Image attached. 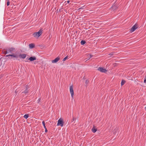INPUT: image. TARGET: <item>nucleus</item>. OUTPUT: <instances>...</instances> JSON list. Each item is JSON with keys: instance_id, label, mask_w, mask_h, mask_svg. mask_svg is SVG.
Returning a JSON list of instances; mask_svg holds the SVG:
<instances>
[{"instance_id": "28", "label": "nucleus", "mask_w": 146, "mask_h": 146, "mask_svg": "<svg viewBox=\"0 0 146 146\" xmlns=\"http://www.w3.org/2000/svg\"><path fill=\"white\" fill-rule=\"evenodd\" d=\"M90 58H91L92 57V55H90Z\"/></svg>"}, {"instance_id": "27", "label": "nucleus", "mask_w": 146, "mask_h": 146, "mask_svg": "<svg viewBox=\"0 0 146 146\" xmlns=\"http://www.w3.org/2000/svg\"><path fill=\"white\" fill-rule=\"evenodd\" d=\"M108 55L109 56V57H110L112 55V54H109Z\"/></svg>"}, {"instance_id": "14", "label": "nucleus", "mask_w": 146, "mask_h": 146, "mask_svg": "<svg viewBox=\"0 0 146 146\" xmlns=\"http://www.w3.org/2000/svg\"><path fill=\"white\" fill-rule=\"evenodd\" d=\"M125 83V81L123 80H122L121 82V86H122Z\"/></svg>"}, {"instance_id": "31", "label": "nucleus", "mask_w": 146, "mask_h": 146, "mask_svg": "<svg viewBox=\"0 0 146 146\" xmlns=\"http://www.w3.org/2000/svg\"><path fill=\"white\" fill-rule=\"evenodd\" d=\"M90 57L89 58H88L87 60H89L90 59Z\"/></svg>"}, {"instance_id": "17", "label": "nucleus", "mask_w": 146, "mask_h": 146, "mask_svg": "<svg viewBox=\"0 0 146 146\" xmlns=\"http://www.w3.org/2000/svg\"><path fill=\"white\" fill-rule=\"evenodd\" d=\"M29 117V115L28 114H25L24 116V118L25 119H27Z\"/></svg>"}, {"instance_id": "8", "label": "nucleus", "mask_w": 146, "mask_h": 146, "mask_svg": "<svg viewBox=\"0 0 146 146\" xmlns=\"http://www.w3.org/2000/svg\"><path fill=\"white\" fill-rule=\"evenodd\" d=\"M26 55L25 54H22L19 55V56L20 58L24 59L26 57Z\"/></svg>"}, {"instance_id": "10", "label": "nucleus", "mask_w": 146, "mask_h": 146, "mask_svg": "<svg viewBox=\"0 0 146 146\" xmlns=\"http://www.w3.org/2000/svg\"><path fill=\"white\" fill-rule=\"evenodd\" d=\"M117 7L115 5H113V6L111 7V9L113 11L117 9Z\"/></svg>"}, {"instance_id": "33", "label": "nucleus", "mask_w": 146, "mask_h": 146, "mask_svg": "<svg viewBox=\"0 0 146 146\" xmlns=\"http://www.w3.org/2000/svg\"><path fill=\"white\" fill-rule=\"evenodd\" d=\"M145 110H146V106L145 108Z\"/></svg>"}, {"instance_id": "15", "label": "nucleus", "mask_w": 146, "mask_h": 146, "mask_svg": "<svg viewBox=\"0 0 146 146\" xmlns=\"http://www.w3.org/2000/svg\"><path fill=\"white\" fill-rule=\"evenodd\" d=\"M80 43L82 45H84L86 43V42L84 40H82L81 41Z\"/></svg>"}, {"instance_id": "5", "label": "nucleus", "mask_w": 146, "mask_h": 146, "mask_svg": "<svg viewBox=\"0 0 146 146\" xmlns=\"http://www.w3.org/2000/svg\"><path fill=\"white\" fill-rule=\"evenodd\" d=\"M98 70L100 72L105 73L107 72V70L105 69L104 68L102 67H99Z\"/></svg>"}, {"instance_id": "16", "label": "nucleus", "mask_w": 146, "mask_h": 146, "mask_svg": "<svg viewBox=\"0 0 146 146\" xmlns=\"http://www.w3.org/2000/svg\"><path fill=\"white\" fill-rule=\"evenodd\" d=\"M11 56L15 58H17L18 57V56L17 55H15L14 54H11Z\"/></svg>"}, {"instance_id": "25", "label": "nucleus", "mask_w": 146, "mask_h": 146, "mask_svg": "<svg viewBox=\"0 0 146 146\" xmlns=\"http://www.w3.org/2000/svg\"><path fill=\"white\" fill-rule=\"evenodd\" d=\"M45 128V132H47L48 131H47V129H46V127H45V128Z\"/></svg>"}, {"instance_id": "7", "label": "nucleus", "mask_w": 146, "mask_h": 146, "mask_svg": "<svg viewBox=\"0 0 146 146\" xmlns=\"http://www.w3.org/2000/svg\"><path fill=\"white\" fill-rule=\"evenodd\" d=\"M14 49L13 48H11L8 49L6 51V54L9 53L11 52H12L13 51V50H14Z\"/></svg>"}, {"instance_id": "4", "label": "nucleus", "mask_w": 146, "mask_h": 146, "mask_svg": "<svg viewBox=\"0 0 146 146\" xmlns=\"http://www.w3.org/2000/svg\"><path fill=\"white\" fill-rule=\"evenodd\" d=\"M63 122L61 119H60L58 121L57 125H60L62 127L63 126Z\"/></svg>"}, {"instance_id": "9", "label": "nucleus", "mask_w": 146, "mask_h": 146, "mask_svg": "<svg viewBox=\"0 0 146 146\" xmlns=\"http://www.w3.org/2000/svg\"><path fill=\"white\" fill-rule=\"evenodd\" d=\"M36 59V58L35 56L30 57L29 59V60L31 61H33L34 60H35Z\"/></svg>"}, {"instance_id": "23", "label": "nucleus", "mask_w": 146, "mask_h": 146, "mask_svg": "<svg viewBox=\"0 0 146 146\" xmlns=\"http://www.w3.org/2000/svg\"><path fill=\"white\" fill-rule=\"evenodd\" d=\"M9 4H10V2H9V1H7V6H9Z\"/></svg>"}, {"instance_id": "19", "label": "nucleus", "mask_w": 146, "mask_h": 146, "mask_svg": "<svg viewBox=\"0 0 146 146\" xmlns=\"http://www.w3.org/2000/svg\"><path fill=\"white\" fill-rule=\"evenodd\" d=\"M68 58V56H66V57H65L63 59V60L62 61H65V60H66V59Z\"/></svg>"}, {"instance_id": "18", "label": "nucleus", "mask_w": 146, "mask_h": 146, "mask_svg": "<svg viewBox=\"0 0 146 146\" xmlns=\"http://www.w3.org/2000/svg\"><path fill=\"white\" fill-rule=\"evenodd\" d=\"M42 124L44 126V128H45V127H46V126H45V122L44 121H43L42 122Z\"/></svg>"}, {"instance_id": "2", "label": "nucleus", "mask_w": 146, "mask_h": 146, "mask_svg": "<svg viewBox=\"0 0 146 146\" xmlns=\"http://www.w3.org/2000/svg\"><path fill=\"white\" fill-rule=\"evenodd\" d=\"M138 27V25L135 24L131 29L130 32L131 33L134 32Z\"/></svg>"}, {"instance_id": "11", "label": "nucleus", "mask_w": 146, "mask_h": 146, "mask_svg": "<svg viewBox=\"0 0 146 146\" xmlns=\"http://www.w3.org/2000/svg\"><path fill=\"white\" fill-rule=\"evenodd\" d=\"M29 48H33L35 46V45L34 44L31 43L29 45Z\"/></svg>"}, {"instance_id": "29", "label": "nucleus", "mask_w": 146, "mask_h": 146, "mask_svg": "<svg viewBox=\"0 0 146 146\" xmlns=\"http://www.w3.org/2000/svg\"><path fill=\"white\" fill-rule=\"evenodd\" d=\"M144 83H146V79H145L144 80Z\"/></svg>"}, {"instance_id": "22", "label": "nucleus", "mask_w": 146, "mask_h": 146, "mask_svg": "<svg viewBox=\"0 0 146 146\" xmlns=\"http://www.w3.org/2000/svg\"><path fill=\"white\" fill-rule=\"evenodd\" d=\"M117 130V129L116 128L114 129V133H116Z\"/></svg>"}, {"instance_id": "32", "label": "nucleus", "mask_w": 146, "mask_h": 146, "mask_svg": "<svg viewBox=\"0 0 146 146\" xmlns=\"http://www.w3.org/2000/svg\"><path fill=\"white\" fill-rule=\"evenodd\" d=\"M87 80H86V83H87Z\"/></svg>"}, {"instance_id": "30", "label": "nucleus", "mask_w": 146, "mask_h": 146, "mask_svg": "<svg viewBox=\"0 0 146 146\" xmlns=\"http://www.w3.org/2000/svg\"><path fill=\"white\" fill-rule=\"evenodd\" d=\"M69 2H70V1H67V3H69Z\"/></svg>"}, {"instance_id": "6", "label": "nucleus", "mask_w": 146, "mask_h": 146, "mask_svg": "<svg viewBox=\"0 0 146 146\" xmlns=\"http://www.w3.org/2000/svg\"><path fill=\"white\" fill-rule=\"evenodd\" d=\"M60 58L59 57H58L54 60H52V63H56L57 62L60 60Z\"/></svg>"}, {"instance_id": "21", "label": "nucleus", "mask_w": 146, "mask_h": 146, "mask_svg": "<svg viewBox=\"0 0 146 146\" xmlns=\"http://www.w3.org/2000/svg\"><path fill=\"white\" fill-rule=\"evenodd\" d=\"M84 6H83L82 7L80 8L79 9H84Z\"/></svg>"}, {"instance_id": "26", "label": "nucleus", "mask_w": 146, "mask_h": 146, "mask_svg": "<svg viewBox=\"0 0 146 146\" xmlns=\"http://www.w3.org/2000/svg\"><path fill=\"white\" fill-rule=\"evenodd\" d=\"M40 100H41V99L40 98L38 99V103H39L40 101Z\"/></svg>"}, {"instance_id": "13", "label": "nucleus", "mask_w": 146, "mask_h": 146, "mask_svg": "<svg viewBox=\"0 0 146 146\" xmlns=\"http://www.w3.org/2000/svg\"><path fill=\"white\" fill-rule=\"evenodd\" d=\"M92 131L93 133H95L97 131V129L94 127H93L92 129Z\"/></svg>"}, {"instance_id": "3", "label": "nucleus", "mask_w": 146, "mask_h": 146, "mask_svg": "<svg viewBox=\"0 0 146 146\" xmlns=\"http://www.w3.org/2000/svg\"><path fill=\"white\" fill-rule=\"evenodd\" d=\"M73 86L72 85L71 86L70 88V92L71 94V96L72 98H73L74 96V90L73 88Z\"/></svg>"}, {"instance_id": "20", "label": "nucleus", "mask_w": 146, "mask_h": 146, "mask_svg": "<svg viewBox=\"0 0 146 146\" xmlns=\"http://www.w3.org/2000/svg\"><path fill=\"white\" fill-rule=\"evenodd\" d=\"M76 120V118H75L74 117H73L72 119V122L74 121H75Z\"/></svg>"}, {"instance_id": "12", "label": "nucleus", "mask_w": 146, "mask_h": 146, "mask_svg": "<svg viewBox=\"0 0 146 146\" xmlns=\"http://www.w3.org/2000/svg\"><path fill=\"white\" fill-rule=\"evenodd\" d=\"M29 88L27 86H26V89L23 92V93H24L25 94L27 93L28 92V89Z\"/></svg>"}, {"instance_id": "24", "label": "nucleus", "mask_w": 146, "mask_h": 146, "mask_svg": "<svg viewBox=\"0 0 146 146\" xmlns=\"http://www.w3.org/2000/svg\"><path fill=\"white\" fill-rule=\"evenodd\" d=\"M11 54H8V55H7L6 56V57H9V56H11Z\"/></svg>"}, {"instance_id": "1", "label": "nucleus", "mask_w": 146, "mask_h": 146, "mask_svg": "<svg viewBox=\"0 0 146 146\" xmlns=\"http://www.w3.org/2000/svg\"><path fill=\"white\" fill-rule=\"evenodd\" d=\"M42 30L41 29L38 32L33 33V35L34 37L36 38H38L41 35L42 33Z\"/></svg>"}]
</instances>
